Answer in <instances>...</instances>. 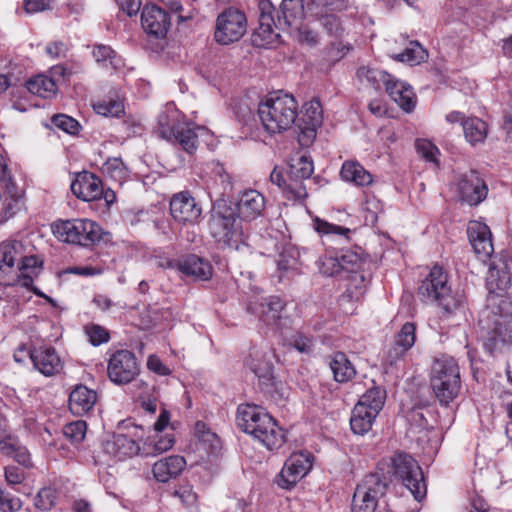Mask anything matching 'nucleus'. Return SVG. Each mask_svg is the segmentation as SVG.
<instances>
[{
    "label": "nucleus",
    "mask_w": 512,
    "mask_h": 512,
    "mask_svg": "<svg viewBox=\"0 0 512 512\" xmlns=\"http://www.w3.org/2000/svg\"><path fill=\"white\" fill-rule=\"evenodd\" d=\"M258 11L259 26L254 30L251 40L255 47L261 48H268L278 42L280 34L275 29L292 28L300 24L305 16L303 0H282V16L270 0H260Z\"/></svg>",
    "instance_id": "nucleus-1"
},
{
    "label": "nucleus",
    "mask_w": 512,
    "mask_h": 512,
    "mask_svg": "<svg viewBox=\"0 0 512 512\" xmlns=\"http://www.w3.org/2000/svg\"><path fill=\"white\" fill-rule=\"evenodd\" d=\"M238 428L253 436L268 450L279 449L285 434L274 418L264 408L255 404H240L236 413Z\"/></svg>",
    "instance_id": "nucleus-2"
},
{
    "label": "nucleus",
    "mask_w": 512,
    "mask_h": 512,
    "mask_svg": "<svg viewBox=\"0 0 512 512\" xmlns=\"http://www.w3.org/2000/svg\"><path fill=\"white\" fill-rule=\"evenodd\" d=\"M258 115L268 133H282L296 122L298 103L291 94L271 93L259 104Z\"/></svg>",
    "instance_id": "nucleus-3"
},
{
    "label": "nucleus",
    "mask_w": 512,
    "mask_h": 512,
    "mask_svg": "<svg viewBox=\"0 0 512 512\" xmlns=\"http://www.w3.org/2000/svg\"><path fill=\"white\" fill-rule=\"evenodd\" d=\"M430 386L441 405L453 402L461 390L460 368L457 361L443 355L436 358L431 367Z\"/></svg>",
    "instance_id": "nucleus-4"
},
{
    "label": "nucleus",
    "mask_w": 512,
    "mask_h": 512,
    "mask_svg": "<svg viewBox=\"0 0 512 512\" xmlns=\"http://www.w3.org/2000/svg\"><path fill=\"white\" fill-rule=\"evenodd\" d=\"M52 231L58 240L84 248L98 245L104 234L97 222L87 218L57 220Z\"/></svg>",
    "instance_id": "nucleus-5"
},
{
    "label": "nucleus",
    "mask_w": 512,
    "mask_h": 512,
    "mask_svg": "<svg viewBox=\"0 0 512 512\" xmlns=\"http://www.w3.org/2000/svg\"><path fill=\"white\" fill-rule=\"evenodd\" d=\"M486 318L489 325L484 348L490 354L500 350L505 345L512 344V305L506 300H500L497 310L488 308Z\"/></svg>",
    "instance_id": "nucleus-6"
},
{
    "label": "nucleus",
    "mask_w": 512,
    "mask_h": 512,
    "mask_svg": "<svg viewBox=\"0 0 512 512\" xmlns=\"http://www.w3.org/2000/svg\"><path fill=\"white\" fill-rule=\"evenodd\" d=\"M208 225L211 236L222 248L238 249L244 241L241 221L231 207L213 210Z\"/></svg>",
    "instance_id": "nucleus-7"
},
{
    "label": "nucleus",
    "mask_w": 512,
    "mask_h": 512,
    "mask_svg": "<svg viewBox=\"0 0 512 512\" xmlns=\"http://www.w3.org/2000/svg\"><path fill=\"white\" fill-rule=\"evenodd\" d=\"M386 399V391L381 387H372L359 399L352 410L350 427L353 433L364 435L368 433L382 410Z\"/></svg>",
    "instance_id": "nucleus-8"
},
{
    "label": "nucleus",
    "mask_w": 512,
    "mask_h": 512,
    "mask_svg": "<svg viewBox=\"0 0 512 512\" xmlns=\"http://www.w3.org/2000/svg\"><path fill=\"white\" fill-rule=\"evenodd\" d=\"M447 280L448 276L443 268L435 265L422 281L418 293L427 300L438 302L446 313L451 314L462 304V298L451 293Z\"/></svg>",
    "instance_id": "nucleus-9"
},
{
    "label": "nucleus",
    "mask_w": 512,
    "mask_h": 512,
    "mask_svg": "<svg viewBox=\"0 0 512 512\" xmlns=\"http://www.w3.org/2000/svg\"><path fill=\"white\" fill-rule=\"evenodd\" d=\"M395 475L418 501L426 495V485L421 467L408 454L396 453L392 458Z\"/></svg>",
    "instance_id": "nucleus-10"
},
{
    "label": "nucleus",
    "mask_w": 512,
    "mask_h": 512,
    "mask_svg": "<svg viewBox=\"0 0 512 512\" xmlns=\"http://www.w3.org/2000/svg\"><path fill=\"white\" fill-rule=\"evenodd\" d=\"M31 241L9 239L0 244V284L14 286L19 275L15 270V263L20 262Z\"/></svg>",
    "instance_id": "nucleus-11"
},
{
    "label": "nucleus",
    "mask_w": 512,
    "mask_h": 512,
    "mask_svg": "<svg viewBox=\"0 0 512 512\" xmlns=\"http://www.w3.org/2000/svg\"><path fill=\"white\" fill-rule=\"evenodd\" d=\"M247 30L245 14L235 8L225 9L216 21L215 40L223 45L240 40Z\"/></svg>",
    "instance_id": "nucleus-12"
},
{
    "label": "nucleus",
    "mask_w": 512,
    "mask_h": 512,
    "mask_svg": "<svg viewBox=\"0 0 512 512\" xmlns=\"http://www.w3.org/2000/svg\"><path fill=\"white\" fill-rule=\"evenodd\" d=\"M313 172L314 164L311 157L304 154H296L291 157L287 171L288 189L295 200H303L307 197L308 193L304 180L309 179Z\"/></svg>",
    "instance_id": "nucleus-13"
},
{
    "label": "nucleus",
    "mask_w": 512,
    "mask_h": 512,
    "mask_svg": "<svg viewBox=\"0 0 512 512\" xmlns=\"http://www.w3.org/2000/svg\"><path fill=\"white\" fill-rule=\"evenodd\" d=\"M109 379L118 384H128L139 374V365L134 353L129 350L114 352L108 362Z\"/></svg>",
    "instance_id": "nucleus-14"
},
{
    "label": "nucleus",
    "mask_w": 512,
    "mask_h": 512,
    "mask_svg": "<svg viewBox=\"0 0 512 512\" xmlns=\"http://www.w3.org/2000/svg\"><path fill=\"white\" fill-rule=\"evenodd\" d=\"M314 456L308 451L293 453L285 461L279 474L278 484L289 489L308 474L313 465Z\"/></svg>",
    "instance_id": "nucleus-15"
},
{
    "label": "nucleus",
    "mask_w": 512,
    "mask_h": 512,
    "mask_svg": "<svg viewBox=\"0 0 512 512\" xmlns=\"http://www.w3.org/2000/svg\"><path fill=\"white\" fill-rule=\"evenodd\" d=\"M170 214L181 224H197L202 215L201 205L189 191H181L170 199Z\"/></svg>",
    "instance_id": "nucleus-16"
},
{
    "label": "nucleus",
    "mask_w": 512,
    "mask_h": 512,
    "mask_svg": "<svg viewBox=\"0 0 512 512\" xmlns=\"http://www.w3.org/2000/svg\"><path fill=\"white\" fill-rule=\"evenodd\" d=\"M44 260L36 253L35 246L30 243L28 245L24 255L20 259V262L15 269L19 275L17 283L20 282L21 285L36 295L43 297L44 294L33 285L34 278L39 275V273L43 269Z\"/></svg>",
    "instance_id": "nucleus-17"
},
{
    "label": "nucleus",
    "mask_w": 512,
    "mask_h": 512,
    "mask_svg": "<svg viewBox=\"0 0 512 512\" xmlns=\"http://www.w3.org/2000/svg\"><path fill=\"white\" fill-rule=\"evenodd\" d=\"M457 187L460 200L471 206H476L481 203L488 193L485 181L481 178L480 174L474 170L461 175Z\"/></svg>",
    "instance_id": "nucleus-18"
},
{
    "label": "nucleus",
    "mask_w": 512,
    "mask_h": 512,
    "mask_svg": "<svg viewBox=\"0 0 512 512\" xmlns=\"http://www.w3.org/2000/svg\"><path fill=\"white\" fill-rule=\"evenodd\" d=\"M246 364L258 377L264 392L272 394L277 390V383L273 375V365L266 353L257 349L251 350Z\"/></svg>",
    "instance_id": "nucleus-19"
},
{
    "label": "nucleus",
    "mask_w": 512,
    "mask_h": 512,
    "mask_svg": "<svg viewBox=\"0 0 512 512\" xmlns=\"http://www.w3.org/2000/svg\"><path fill=\"white\" fill-rule=\"evenodd\" d=\"M284 307L285 304L279 297L269 296L250 302L247 311L255 315L265 325L278 328Z\"/></svg>",
    "instance_id": "nucleus-20"
},
{
    "label": "nucleus",
    "mask_w": 512,
    "mask_h": 512,
    "mask_svg": "<svg viewBox=\"0 0 512 512\" xmlns=\"http://www.w3.org/2000/svg\"><path fill=\"white\" fill-rule=\"evenodd\" d=\"M416 341V325L412 322H406L400 331L394 337V343L384 356V363L394 365L402 360L415 344Z\"/></svg>",
    "instance_id": "nucleus-21"
},
{
    "label": "nucleus",
    "mask_w": 512,
    "mask_h": 512,
    "mask_svg": "<svg viewBox=\"0 0 512 512\" xmlns=\"http://www.w3.org/2000/svg\"><path fill=\"white\" fill-rule=\"evenodd\" d=\"M141 25L148 35L163 38L170 27L169 14L155 4L146 5L141 13Z\"/></svg>",
    "instance_id": "nucleus-22"
},
{
    "label": "nucleus",
    "mask_w": 512,
    "mask_h": 512,
    "mask_svg": "<svg viewBox=\"0 0 512 512\" xmlns=\"http://www.w3.org/2000/svg\"><path fill=\"white\" fill-rule=\"evenodd\" d=\"M467 234L477 257L486 261L494 251L490 228L480 221H471Z\"/></svg>",
    "instance_id": "nucleus-23"
},
{
    "label": "nucleus",
    "mask_w": 512,
    "mask_h": 512,
    "mask_svg": "<svg viewBox=\"0 0 512 512\" xmlns=\"http://www.w3.org/2000/svg\"><path fill=\"white\" fill-rule=\"evenodd\" d=\"M72 193L83 201H94L101 199L103 184L99 177L90 172L80 173L71 183Z\"/></svg>",
    "instance_id": "nucleus-24"
},
{
    "label": "nucleus",
    "mask_w": 512,
    "mask_h": 512,
    "mask_svg": "<svg viewBox=\"0 0 512 512\" xmlns=\"http://www.w3.org/2000/svg\"><path fill=\"white\" fill-rule=\"evenodd\" d=\"M30 359L33 366L44 376H53L63 368V363L53 347L34 348L30 353Z\"/></svg>",
    "instance_id": "nucleus-25"
},
{
    "label": "nucleus",
    "mask_w": 512,
    "mask_h": 512,
    "mask_svg": "<svg viewBox=\"0 0 512 512\" xmlns=\"http://www.w3.org/2000/svg\"><path fill=\"white\" fill-rule=\"evenodd\" d=\"M384 86L390 98L403 111L410 113L414 110L417 98L413 88L409 84L397 80L391 75Z\"/></svg>",
    "instance_id": "nucleus-26"
},
{
    "label": "nucleus",
    "mask_w": 512,
    "mask_h": 512,
    "mask_svg": "<svg viewBox=\"0 0 512 512\" xmlns=\"http://www.w3.org/2000/svg\"><path fill=\"white\" fill-rule=\"evenodd\" d=\"M174 267L182 274L201 281L209 280L213 274V268L210 262L195 254L178 259Z\"/></svg>",
    "instance_id": "nucleus-27"
},
{
    "label": "nucleus",
    "mask_w": 512,
    "mask_h": 512,
    "mask_svg": "<svg viewBox=\"0 0 512 512\" xmlns=\"http://www.w3.org/2000/svg\"><path fill=\"white\" fill-rule=\"evenodd\" d=\"M105 451L118 460H124L139 454L142 455V447L139 443L122 433H115L105 443Z\"/></svg>",
    "instance_id": "nucleus-28"
},
{
    "label": "nucleus",
    "mask_w": 512,
    "mask_h": 512,
    "mask_svg": "<svg viewBox=\"0 0 512 512\" xmlns=\"http://www.w3.org/2000/svg\"><path fill=\"white\" fill-rule=\"evenodd\" d=\"M185 466L186 461L184 457L172 455L155 462L152 467V473L156 481L167 483L171 479L178 477Z\"/></svg>",
    "instance_id": "nucleus-29"
},
{
    "label": "nucleus",
    "mask_w": 512,
    "mask_h": 512,
    "mask_svg": "<svg viewBox=\"0 0 512 512\" xmlns=\"http://www.w3.org/2000/svg\"><path fill=\"white\" fill-rule=\"evenodd\" d=\"M390 484V478L384 472H373L364 476L357 485L356 491L366 497H373L374 502L383 497Z\"/></svg>",
    "instance_id": "nucleus-30"
},
{
    "label": "nucleus",
    "mask_w": 512,
    "mask_h": 512,
    "mask_svg": "<svg viewBox=\"0 0 512 512\" xmlns=\"http://www.w3.org/2000/svg\"><path fill=\"white\" fill-rule=\"evenodd\" d=\"M265 209V198L256 190L245 191L238 203V216L243 220H254L259 217Z\"/></svg>",
    "instance_id": "nucleus-31"
},
{
    "label": "nucleus",
    "mask_w": 512,
    "mask_h": 512,
    "mask_svg": "<svg viewBox=\"0 0 512 512\" xmlns=\"http://www.w3.org/2000/svg\"><path fill=\"white\" fill-rule=\"evenodd\" d=\"M97 394L86 386L79 385L69 395V408L75 415L89 412L95 405Z\"/></svg>",
    "instance_id": "nucleus-32"
},
{
    "label": "nucleus",
    "mask_w": 512,
    "mask_h": 512,
    "mask_svg": "<svg viewBox=\"0 0 512 512\" xmlns=\"http://www.w3.org/2000/svg\"><path fill=\"white\" fill-rule=\"evenodd\" d=\"M203 130L202 127L183 121L180 127L175 130V136H173L171 142L180 145L188 154H193L198 147L199 132Z\"/></svg>",
    "instance_id": "nucleus-33"
},
{
    "label": "nucleus",
    "mask_w": 512,
    "mask_h": 512,
    "mask_svg": "<svg viewBox=\"0 0 512 512\" xmlns=\"http://www.w3.org/2000/svg\"><path fill=\"white\" fill-rule=\"evenodd\" d=\"M328 363L336 382H348L352 380L356 374L353 364L343 352L338 351L333 353L329 356Z\"/></svg>",
    "instance_id": "nucleus-34"
},
{
    "label": "nucleus",
    "mask_w": 512,
    "mask_h": 512,
    "mask_svg": "<svg viewBox=\"0 0 512 512\" xmlns=\"http://www.w3.org/2000/svg\"><path fill=\"white\" fill-rule=\"evenodd\" d=\"M340 176L344 181L357 186H367L373 181L372 175L356 161H345L342 164Z\"/></svg>",
    "instance_id": "nucleus-35"
},
{
    "label": "nucleus",
    "mask_w": 512,
    "mask_h": 512,
    "mask_svg": "<svg viewBox=\"0 0 512 512\" xmlns=\"http://www.w3.org/2000/svg\"><path fill=\"white\" fill-rule=\"evenodd\" d=\"M25 88L33 95L51 98L56 94L58 85L54 79L40 74L28 79L25 83Z\"/></svg>",
    "instance_id": "nucleus-36"
},
{
    "label": "nucleus",
    "mask_w": 512,
    "mask_h": 512,
    "mask_svg": "<svg viewBox=\"0 0 512 512\" xmlns=\"http://www.w3.org/2000/svg\"><path fill=\"white\" fill-rule=\"evenodd\" d=\"M175 438L173 434L160 435L148 437L142 446V456L154 457L162 454L173 447Z\"/></svg>",
    "instance_id": "nucleus-37"
},
{
    "label": "nucleus",
    "mask_w": 512,
    "mask_h": 512,
    "mask_svg": "<svg viewBox=\"0 0 512 512\" xmlns=\"http://www.w3.org/2000/svg\"><path fill=\"white\" fill-rule=\"evenodd\" d=\"M465 139L471 144L483 143L487 137L488 125L482 119L472 116L463 122Z\"/></svg>",
    "instance_id": "nucleus-38"
},
{
    "label": "nucleus",
    "mask_w": 512,
    "mask_h": 512,
    "mask_svg": "<svg viewBox=\"0 0 512 512\" xmlns=\"http://www.w3.org/2000/svg\"><path fill=\"white\" fill-rule=\"evenodd\" d=\"M390 76L385 71L366 65L360 66L356 71V77L360 83L376 90L381 88V84L385 85Z\"/></svg>",
    "instance_id": "nucleus-39"
},
{
    "label": "nucleus",
    "mask_w": 512,
    "mask_h": 512,
    "mask_svg": "<svg viewBox=\"0 0 512 512\" xmlns=\"http://www.w3.org/2000/svg\"><path fill=\"white\" fill-rule=\"evenodd\" d=\"M183 121L180 120V115L177 111L165 112L158 116L157 133L163 139L172 141L177 130Z\"/></svg>",
    "instance_id": "nucleus-40"
},
{
    "label": "nucleus",
    "mask_w": 512,
    "mask_h": 512,
    "mask_svg": "<svg viewBox=\"0 0 512 512\" xmlns=\"http://www.w3.org/2000/svg\"><path fill=\"white\" fill-rule=\"evenodd\" d=\"M93 58L102 68L112 67L114 69L122 65L121 58L107 45L98 44L93 47Z\"/></svg>",
    "instance_id": "nucleus-41"
},
{
    "label": "nucleus",
    "mask_w": 512,
    "mask_h": 512,
    "mask_svg": "<svg viewBox=\"0 0 512 512\" xmlns=\"http://www.w3.org/2000/svg\"><path fill=\"white\" fill-rule=\"evenodd\" d=\"M103 173L121 185L129 177V170L121 158H109L102 167Z\"/></svg>",
    "instance_id": "nucleus-42"
},
{
    "label": "nucleus",
    "mask_w": 512,
    "mask_h": 512,
    "mask_svg": "<svg viewBox=\"0 0 512 512\" xmlns=\"http://www.w3.org/2000/svg\"><path fill=\"white\" fill-rule=\"evenodd\" d=\"M0 450L25 468L33 465L29 451L16 442H0Z\"/></svg>",
    "instance_id": "nucleus-43"
},
{
    "label": "nucleus",
    "mask_w": 512,
    "mask_h": 512,
    "mask_svg": "<svg viewBox=\"0 0 512 512\" xmlns=\"http://www.w3.org/2000/svg\"><path fill=\"white\" fill-rule=\"evenodd\" d=\"M304 113L301 121L304 124L319 127L323 120V111L321 103L318 99L307 102L304 106Z\"/></svg>",
    "instance_id": "nucleus-44"
},
{
    "label": "nucleus",
    "mask_w": 512,
    "mask_h": 512,
    "mask_svg": "<svg viewBox=\"0 0 512 512\" xmlns=\"http://www.w3.org/2000/svg\"><path fill=\"white\" fill-rule=\"evenodd\" d=\"M415 148L420 157L425 161L439 166L440 150L433 142L428 139H417Z\"/></svg>",
    "instance_id": "nucleus-45"
},
{
    "label": "nucleus",
    "mask_w": 512,
    "mask_h": 512,
    "mask_svg": "<svg viewBox=\"0 0 512 512\" xmlns=\"http://www.w3.org/2000/svg\"><path fill=\"white\" fill-rule=\"evenodd\" d=\"M313 227L320 235H335L349 239L351 230L339 225L329 223L323 219L315 217L313 219Z\"/></svg>",
    "instance_id": "nucleus-46"
},
{
    "label": "nucleus",
    "mask_w": 512,
    "mask_h": 512,
    "mask_svg": "<svg viewBox=\"0 0 512 512\" xmlns=\"http://www.w3.org/2000/svg\"><path fill=\"white\" fill-rule=\"evenodd\" d=\"M58 498L57 490L53 487H44L35 496L34 505L41 511L51 510Z\"/></svg>",
    "instance_id": "nucleus-47"
},
{
    "label": "nucleus",
    "mask_w": 512,
    "mask_h": 512,
    "mask_svg": "<svg viewBox=\"0 0 512 512\" xmlns=\"http://www.w3.org/2000/svg\"><path fill=\"white\" fill-rule=\"evenodd\" d=\"M195 436L205 445L206 449H216L219 445V438L216 433L212 432L210 428L202 421H197L195 424Z\"/></svg>",
    "instance_id": "nucleus-48"
},
{
    "label": "nucleus",
    "mask_w": 512,
    "mask_h": 512,
    "mask_svg": "<svg viewBox=\"0 0 512 512\" xmlns=\"http://www.w3.org/2000/svg\"><path fill=\"white\" fill-rule=\"evenodd\" d=\"M93 107L97 114L106 117H119L124 113L123 103L112 99L99 101Z\"/></svg>",
    "instance_id": "nucleus-49"
},
{
    "label": "nucleus",
    "mask_w": 512,
    "mask_h": 512,
    "mask_svg": "<svg viewBox=\"0 0 512 512\" xmlns=\"http://www.w3.org/2000/svg\"><path fill=\"white\" fill-rule=\"evenodd\" d=\"M320 23L328 35L334 38H341L344 35V27L339 17L334 14L323 15Z\"/></svg>",
    "instance_id": "nucleus-50"
},
{
    "label": "nucleus",
    "mask_w": 512,
    "mask_h": 512,
    "mask_svg": "<svg viewBox=\"0 0 512 512\" xmlns=\"http://www.w3.org/2000/svg\"><path fill=\"white\" fill-rule=\"evenodd\" d=\"M51 122L62 131L75 135L79 132L80 124L74 118L66 114H56L51 118Z\"/></svg>",
    "instance_id": "nucleus-51"
},
{
    "label": "nucleus",
    "mask_w": 512,
    "mask_h": 512,
    "mask_svg": "<svg viewBox=\"0 0 512 512\" xmlns=\"http://www.w3.org/2000/svg\"><path fill=\"white\" fill-rule=\"evenodd\" d=\"M427 58L426 51L417 42H412L410 47L399 54V60L403 62L420 63Z\"/></svg>",
    "instance_id": "nucleus-52"
},
{
    "label": "nucleus",
    "mask_w": 512,
    "mask_h": 512,
    "mask_svg": "<svg viewBox=\"0 0 512 512\" xmlns=\"http://www.w3.org/2000/svg\"><path fill=\"white\" fill-rule=\"evenodd\" d=\"M378 503L374 502L373 497L369 498L355 490L352 499V512H375Z\"/></svg>",
    "instance_id": "nucleus-53"
},
{
    "label": "nucleus",
    "mask_w": 512,
    "mask_h": 512,
    "mask_svg": "<svg viewBox=\"0 0 512 512\" xmlns=\"http://www.w3.org/2000/svg\"><path fill=\"white\" fill-rule=\"evenodd\" d=\"M86 429V423L82 420H77L65 425L63 432L73 443H79L85 438Z\"/></svg>",
    "instance_id": "nucleus-54"
},
{
    "label": "nucleus",
    "mask_w": 512,
    "mask_h": 512,
    "mask_svg": "<svg viewBox=\"0 0 512 512\" xmlns=\"http://www.w3.org/2000/svg\"><path fill=\"white\" fill-rule=\"evenodd\" d=\"M342 265L338 257L324 256L320 259L319 270L323 275L335 276L343 270Z\"/></svg>",
    "instance_id": "nucleus-55"
},
{
    "label": "nucleus",
    "mask_w": 512,
    "mask_h": 512,
    "mask_svg": "<svg viewBox=\"0 0 512 512\" xmlns=\"http://www.w3.org/2000/svg\"><path fill=\"white\" fill-rule=\"evenodd\" d=\"M350 50V44L333 42L326 49V59L331 63H336L344 58Z\"/></svg>",
    "instance_id": "nucleus-56"
},
{
    "label": "nucleus",
    "mask_w": 512,
    "mask_h": 512,
    "mask_svg": "<svg viewBox=\"0 0 512 512\" xmlns=\"http://www.w3.org/2000/svg\"><path fill=\"white\" fill-rule=\"evenodd\" d=\"M86 334L92 345L98 346L106 343L109 340V333L107 329L100 325L92 324L85 327Z\"/></svg>",
    "instance_id": "nucleus-57"
},
{
    "label": "nucleus",
    "mask_w": 512,
    "mask_h": 512,
    "mask_svg": "<svg viewBox=\"0 0 512 512\" xmlns=\"http://www.w3.org/2000/svg\"><path fill=\"white\" fill-rule=\"evenodd\" d=\"M288 30H295L297 33V38L300 42L306 43L308 45H315L318 43V34L307 25H304L302 21L300 24L293 26L292 28H287Z\"/></svg>",
    "instance_id": "nucleus-58"
},
{
    "label": "nucleus",
    "mask_w": 512,
    "mask_h": 512,
    "mask_svg": "<svg viewBox=\"0 0 512 512\" xmlns=\"http://www.w3.org/2000/svg\"><path fill=\"white\" fill-rule=\"evenodd\" d=\"M173 496L177 497L183 506L189 508L193 507L197 503V494L193 491L189 485H182L174 490Z\"/></svg>",
    "instance_id": "nucleus-59"
},
{
    "label": "nucleus",
    "mask_w": 512,
    "mask_h": 512,
    "mask_svg": "<svg viewBox=\"0 0 512 512\" xmlns=\"http://www.w3.org/2000/svg\"><path fill=\"white\" fill-rule=\"evenodd\" d=\"M22 502L18 497L11 496L0 490V510L3 512H15L20 510Z\"/></svg>",
    "instance_id": "nucleus-60"
},
{
    "label": "nucleus",
    "mask_w": 512,
    "mask_h": 512,
    "mask_svg": "<svg viewBox=\"0 0 512 512\" xmlns=\"http://www.w3.org/2000/svg\"><path fill=\"white\" fill-rule=\"evenodd\" d=\"M0 188L8 195V198H21L22 190L11 176V172L0 179Z\"/></svg>",
    "instance_id": "nucleus-61"
},
{
    "label": "nucleus",
    "mask_w": 512,
    "mask_h": 512,
    "mask_svg": "<svg viewBox=\"0 0 512 512\" xmlns=\"http://www.w3.org/2000/svg\"><path fill=\"white\" fill-rule=\"evenodd\" d=\"M20 198H7L0 212V219L5 222L12 218L21 208Z\"/></svg>",
    "instance_id": "nucleus-62"
},
{
    "label": "nucleus",
    "mask_w": 512,
    "mask_h": 512,
    "mask_svg": "<svg viewBox=\"0 0 512 512\" xmlns=\"http://www.w3.org/2000/svg\"><path fill=\"white\" fill-rule=\"evenodd\" d=\"M270 181L273 183V184H276L283 192V194L285 195V197L289 200H295L293 197H292V193L289 191L288 189V186H289V178H285L282 171L277 169V168H274L273 171L271 172L270 174Z\"/></svg>",
    "instance_id": "nucleus-63"
},
{
    "label": "nucleus",
    "mask_w": 512,
    "mask_h": 512,
    "mask_svg": "<svg viewBox=\"0 0 512 512\" xmlns=\"http://www.w3.org/2000/svg\"><path fill=\"white\" fill-rule=\"evenodd\" d=\"M316 126L304 124L299 125L300 132L298 133V142L303 147L310 146L316 138L317 134Z\"/></svg>",
    "instance_id": "nucleus-64"
}]
</instances>
